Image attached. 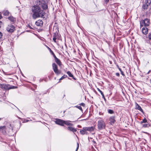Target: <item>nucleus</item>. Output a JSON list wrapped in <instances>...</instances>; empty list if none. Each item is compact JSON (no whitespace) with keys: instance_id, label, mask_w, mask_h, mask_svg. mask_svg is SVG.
I'll use <instances>...</instances> for the list:
<instances>
[{"instance_id":"obj_1","label":"nucleus","mask_w":151,"mask_h":151,"mask_svg":"<svg viewBox=\"0 0 151 151\" xmlns=\"http://www.w3.org/2000/svg\"><path fill=\"white\" fill-rule=\"evenodd\" d=\"M31 10L33 13L32 17L34 19L40 17H43L45 14V12L37 5L32 6L31 8Z\"/></svg>"},{"instance_id":"obj_2","label":"nucleus","mask_w":151,"mask_h":151,"mask_svg":"<svg viewBox=\"0 0 151 151\" xmlns=\"http://www.w3.org/2000/svg\"><path fill=\"white\" fill-rule=\"evenodd\" d=\"M95 129V127L93 126L91 127H84L83 128L82 130L80 131V133L82 135L88 134H89L88 131L90 132H92L94 131Z\"/></svg>"},{"instance_id":"obj_3","label":"nucleus","mask_w":151,"mask_h":151,"mask_svg":"<svg viewBox=\"0 0 151 151\" xmlns=\"http://www.w3.org/2000/svg\"><path fill=\"white\" fill-rule=\"evenodd\" d=\"M106 124L102 120H100L98 122V128L99 130H102L105 128Z\"/></svg>"},{"instance_id":"obj_4","label":"nucleus","mask_w":151,"mask_h":151,"mask_svg":"<svg viewBox=\"0 0 151 151\" xmlns=\"http://www.w3.org/2000/svg\"><path fill=\"white\" fill-rule=\"evenodd\" d=\"M0 87L5 90H9L11 89H14L17 88V87L11 86L8 84H1V83H0Z\"/></svg>"},{"instance_id":"obj_5","label":"nucleus","mask_w":151,"mask_h":151,"mask_svg":"<svg viewBox=\"0 0 151 151\" xmlns=\"http://www.w3.org/2000/svg\"><path fill=\"white\" fill-rule=\"evenodd\" d=\"M150 23V20L147 19H145L144 20H142L140 22V26L143 27V25L145 27L148 26Z\"/></svg>"},{"instance_id":"obj_6","label":"nucleus","mask_w":151,"mask_h":151,"mask_svg":"<svg viewBox=\"0 0 151 151\" xmlns=\"http://www.w3.org/2000/svg\"><path fill=\"white\" fill-rule=\"evenodd\" d=\"M52 68L55 73L57 75H59L61 73V71L58 70L57 65L55 63L52 64Z\"/></svg>"},{"instance_id":"obj_7","label":"nucleus","mask_w":151,"mask_h":151,"mask_svg":"<svg viewBox=\"0 0 151 151\" xmlns=\"http://www.w3.org/2000/svg\"><path fill=\"white\" fill-rule=\"evenodd\" d=\"M14 29V27L12 24L8 25L6 28L7 31L11 33L13 32Z\"/></svg>"},{"instance_id":"obj_8","label":"nucleus","mask_w":151,"mask_h":151,"mask_svg":"<svg viewBox=\"0 0 151 151\" xmlns=\"http://www.w3.org/2000/svg\"><path fill=\"white\" fill-rule=\"evenodd\" d=\"M55 122L57 124L62 126H64V120L59 119H55Z\"/></svg>"},{"instance_id":"obj_9","label":"nucleus","mask_w":151,"mask_h":151,"mask_svg":"<svg viewBox=\"0 0 151 151\" xmlns=\"http://www.w3.org/2000/svg\"><path fill=\"white\" fill-rule=\"evenodd\" d=\"M35 24L38 26L41 27L43 25V22L42 20L39 19L36 22Z\"/></svg>"},{"instance_id":"obj_10","label":"nucleus","mask_w":151,"mask_h":151,"mask_svg":"<svg viewBox=\"0 0 151 151\" xmlns=\"http://www.w3.org/2000/svg\"><path fill=\"white\" fill-rule=\"evenodd\" d=\"M40 3H41V4H39V5H40L41 6L42 8L43 9H46L47 8V4H46L45 3H42V2H40Z\"/></svg>"},{"instance_id":"obj_11","label":"nucleus","mask_w":151,"mask_h":151,"mask_svg":"<svg viewBox=\"0 0 151 151\" xmlns=\"http://www.w3.org/2000/svg\"><path fill=\"white\" fill-rule=\"evenodd\" d=\"M142 33L145 35L147 34L148 32V29L145 26L142 28Z\"/></svg>"},{"instance_id":"obj_12","label":"nucleus","mask_w":151,"mask_h":151,"mask_svg":"<svg viewBox=\"0 0 151 151\" xmlns=\"http://www.w3.org/2000/svg\"><path fill=\"white\" fill-rule=\"evenodd\" d=\"M8 19L10 21L12 22V23H14L16 21V18L12 16L9 17Z\"/></svg>"},{"instance_id":"obj_13","label":"nucleus","mask_w":151,"mask_h":151,"mask_svg":"<svg viewBox=\"0 0 151 151\" xmlns=\"http://www.w3.org/2000/svg\"><path fill=\"white\" fill-rule=\"evenodd\" d=\"M67 73L70 77L72 78H73L74 80H76V78L74 77L73 75V74L72 73H71L70 72V71H67Z\"/></svg>"},{"instance_id":"obj_14","label":"nucleus","mask_w":151,"mask_h":151,"mask_svg":"<svg viewBox=\"0 0 151 151\" xmlns=\"http://www.w3.org/2000/svg\"><path fill=\"white\" fill-rule=\"evenodd\" d=\"M70 121H64V124H65L66 125L71 126L73 125V124L70 123Z\"/></svg>"},{"instance_id":"obj_15","label":"nucleus","mask_w":151,"mask_h":151,"mask_svg":"<svg viewBox=\"0 0 151 151\" xmlns=\"http://www.w3.org/2000/svg\"><path fill=\"white\" fill-rule=\"evenodd\" d=\"M109 121H110V122L111 124H113L115 122V120L114 119V116H112L111 117L109 118Z\"/></svg>"},{"instance_id":"obj_16","label":"nucleus","mask_w":151,"mask_h":151,"mask_svg":"<svg viewBox=\"0 0 151 151\" xmlns=\"http://www.w3.org/2000/svg\"><path fill=\"white\" fill-rule=\"evenodd\" d=\"M136 109L139 110L141 112H143V110L142 109L141 107L137 103H136Z\"/></svg>"},{"instance_id":"obj_17","label":"nucleus","mask_w":151,"mask_h":151,"mask_svg":"<svg viewBox=\"0 0 151 151\" xmlns=\"http://www.w3.org/2000/svg\"><path fill=\"white\" fill-rule=\"evenodd\" d=\"M55 62L59 65L60 66L61 65V62L60 60L58 58H57L55 59Z\"/></svg>"},{"instance_id":"obj_18","label":"nucleus","mask_w":151,"mask_h":151,"mask_svg":"<svg viewBox=\"0 0 151 151\" xmlns=\"http://www.w3.org/2000/svg\"><path fill=\"white\" fill-rule=\"evenodd\" d=\"M149 5H150L147 4V3H145L142 6V8L145 9H147L148 8V6Z\"/></svg>"},{"instance_id":"obj_19","label":"nucleus","mask_w":151,"mask_h":151,"mask_svg":"<svg viewBox=\"0 0 151 151\" xmlns=\"http://www.w3.org/2000/svg\"><path fill=\"white\" fill-rule=\"evenodd\" d=\"M147 122V121L146 119L145 118L143 119V120L142 121H141V122H140V124H142L143 123H145Z\"/></svg>"},{"instance_id":"obj_20","label":"nucleus","mask_w":151,"mask_h":151,"mask_svg":"<svg viewBox=\"0 0 151 151\" xmlns=\"http://www.w3.org/2000/svg\"><path fill=\"white\" fill-rule=\"evenodd\" d=\"M108 113L111 114H113L114 113V111L113 110L110 109L108 110Z\"/></svg>"},{"instance_id":"obj_21","label":"nucleus","mask_w":151,"mask_h":151,"mask_svg":"<svg viewBox=\"0 0 151 151\" xmlns=\"http://www.w3.org/2000/svg\"><path fill=\"white\" fill-rule=\"evenodd\" d=\"M9 12L8 10L5 11L3 13L4 15L5 16H7L9 14Z\"/></svg>"},{"instance_id":"obj_22","label":"nucleus","mask_w":151,"mask_h":151,"mask_svg":"<svg viewBox=\"0 0 151 151\" xmlns=\"http://www.w3.org/2000/svg\"><path fill=\"white\" fill-rule=\"evenodd\" d=\"M67 75H64L59 79V80L61 81V80H63V79L66 78H67Z\"/></svg>"},{"instance_id":"obj_23","label":"nucleus","mask_w":151,"mask_h":151,"mask_svg":"<svg viewBox=\"0 0 151 151\" xmlns=\"http://www.w3.org/2000/svg\"><path fill=\"white\" fill-rule=\"evenodd\" d=\"M145 3H147V4L150 5L151 3V0H146Z\"/></svg>"},{"instance_id":"obj_24","label":"nucleus","mask_w":151,"mask_h":151,"mask_svg":"<svg viewBox=\"0 0 151 151\" xmlns=\"http://www.w3.org/2000/svg\"><path fill=\"white\" fill-rule=\"evenodd\" d=\"M98 91L100 92V94L102 95V96H104V94L103 92L98 88H97Z\"/></svg>"},{"instance_id":"obj_25","label":"nucleus","mask_w":151,"mask_h":151,"mask_svg":"<svg viewBox=\"0 0 151 151\" xmlns=\"http://www.w3.org/2000/svg\"><path fill=\"white\" fill-rule=\"evenodd\" d=\"M75 107H76L78 108V109H80V110H81L82 111V112H83V110H82V108L80 106H76Z\"/></svg>"},{"instance_id":"obj_26","label":"nucleus","mask_w":151,"mask_h":151,"mask_svg":"<svg viewBox=\"0 0 151 151\" xmlns=\"http://www.w3.org/2000/svg\"><path fill=\"white\" fill-rule=\"evenodd\" d=\"M56 36H55V35H54V36H53V41L55 42H56Z\"/></svg>"},{"instance_id":"obj_27","label":"nucleus","mask_w":151,"mask_h":151,"mask_svg":"<svg viewBox=\"0 0 151 151\" xmlns=\"http://www.w3.org/2000/svg\"><path fill=\"white\" fill-rule=\"evenodd\" d=\"M73 129L74 128L70 127H68V129L72 132V131H73Z\"/></svg>"},{"instance_id":"obj_28","label":"nucleus","mask_w":151,"mask_h":151,"mask_svg":"<svg viewBox=\"0 0 151 151\" xmlns=\"http://www.w3.org/2000/svg\"><path fill=\"white\" fill-rule=\"evenodd\" d=\"M4 74L6 75H12V74H8L7 73L5 72L4 70H2Z\"/></svg>"},{"instance_id":"obj_29","label":"nucleus","mask_w":151,"mask_h":151,"mask_svg":"<svg viewBox=\"0 0 151 151\" xmlns=\"http://www.w3.org/2000/svg\"><path fill=\"white\" fill-rule=\"evenodd\" d=\"M142 127H147L148 124H142Z\"/></svg>"},{"instance_id":"obj_30","label":"nucleus","mask_w":151,"mask_h":151,"mask_svg":"<svg viewBox=\"0 0 151 151\" xmlns=\"http://www.w3.org/2000/svg\"><path fill=\"white\" fill-rule=\"evenodd\" d=\"M27 27H29V28H30L31 29H34V28H33L31 27L30 25L29 24H27Z\"/></svg>"},{"instance_id":"obj_31","label":"nucleus","mask_w":151,"mask_h":151,"mask_svg":"<svg viewBox=\"0 0 151 151\" xmlns=\"http://www.w3.org/2000/svg\"><path fill=\"white\" fill-rule=\"evenodd\" d=\"M79 143H77V147L76 148V151H78V148H79Z\"/></svg>"},{"instance_id":"obj_32","label":"nucleus","mask_w":151,"mask_h":151,"mask_svg":"<svg viewBox=\"0 0 151 151\" xmlns=\"http://www.w3.org/2000/svg\"><path fill=\"white\" fill-rule=\"evenodd\" d=\"M80 105H81L83 107L85 106V104L83 103H81L80 104Z\"/></svg>"},{"instance_id":"obj_33","label":"nucleus","mask_w":151,"mask_h":151,"mask_svg":"<svg viewBox=\"0 0 151 151\" xmlns=\"http://www.w3.org/2000/svg\"><path fill=\"white\" fill-rule=\"evenodd\" d=\"M148 37L149 39L151 40V34H149L148 35Z\"/></svg>"},{"instance_id":"obj_34","label":"nucleus","mask_w":151,"mask_h":151,"mask_svg":"<svg viewBox=\"0 0 151 151\" xmlns=\"http://www.w3.org/2000/svg\"><path fill=\"white\" fill-rule=\"evenodd\" d=\"M5 128V126H0V129H4Z\"/></svg>"},{"instance_id":"obj_35","label":"nucleus","mask_w":151,"mask_h":151,"mask_svg":"<svg viewBox=\"0 0 151 151\" xmlns=\"http://www.w3.org/2000/svg\"><path fill=\"white\" fill-rule=\"evenodd\" d=\"M77 131V129H75L74 128L73 129V131H72V132H76Z\"/></svg>"},{"instance_id":"obj_36","label":"nucleus","mask_w":151,"mask_h":151,"mask_svg":"<svg viewBox=\"0 0 151 151\" xmlns=\"http://www.w3.org/2000/svg\"><path fill=\"white\" fill-rule=\"evenodd\" d=\"M2 36V34L1 32H0V38H1Z\"/></svg>"},{"instance_id":"obj_37","label":"nucleus","mask_w":151,"mask_h":151,"mask_svg":"<svg viewBox=\"0 0 151 151\" xmlns=\"http://www.w3.org/2000/svg\"><path fill=\"white\" fill-rule=\"evenodd\" d=\"M50 52H51L52 54V55H53L54 54V53L51 50V49H50Z\"/></svg>"},{"instance_id":"obj_38","label":"nucleus","mask_w":151,"mask_h":151,"mask_svg":"<svg viewBox=\"0 0 151 151\" xmlns=\"http://www.w3.org/2000/svg\"><path fill=\"white\" fill-rule=\"evenodd\" d=\"M116 75L117 76H119L120 75L119 73H116Z\"/></svg>"},{"instance_id":"obj_39","label":"nucleus","mask_w":151,"mask_h":151,"mask_svg":"<svg viewBox=\"0 0 151 151\" xmlns=\"http://www.w3.org/2000/svg\"><path fill=\"white\" fill-rule=\"evenodd\" d=\"M106 2V4H107V3H108L109 1V0H104Z\"/></svg>"},{"instance_id":"obj_40","label":"nucleus","mask_w":151,"mask_h":151,"mask_svg":"<svg viewBox=\"0 0 151 151\" xmlns=\"http://www.w3.org/2000/svg\"><path fill=\"white\" fill-rule=\"evenodd\" d=\"M121 73L122 74V75L123 76H124V72H123V71H121Z\"/></svg>"},{"instance_id":"obj_41","label":"nucleus","mask_w":151,"mask_h":151,"mask_svg":"<svg viewBox=\"0 0 151 151\" xmlns=\"http://www.w3.org/2000/svg\"><path fill=\"white\" fill-rule=\"evenodd\" d=\"M54 58H55V59H56V58H57L56 57V56L54 54L53 55Z\"/></svg>"},{"instance_id":"obj_42","label":"nucleus","mask_w":151,"mask_h":151,"mask_svg":"<svg viewBox=\"0 0 151 151\" xmlns=\"http://www.w3.org/2000/svg\"><path fill=\"white\" fill-rule=\"evenodd\" d=\"M118 66V68L119 70H120V72L122 71V70L120 68H119Z\"/></svg>"},{"instance_id":"obj_43","label":"nucleus","mask_w":151,"mask_h":151,"mask_svg":"<svg viewBox=\"0 0 151 151\" xmlns=\"http://www.w3.org/2000/svg\"><path fill=\"white\" fill-rule=\"evenodd\" d=\"M102 96V98L104 99V100L105 101L106 100V99L105 98L104 96H104Z\"/></svg>"},{"instance_id":"obj_44","label":"nucleus","mask_w":151,"mask_h":151,"mask_svg":"<svg viewBox=\"0 0 151 151\" xmlns=\"http://www.w3.org/2000/svg\"><path fill=\"white\" fill-rule=\"evenodd\" d=\"M2 22L0 21V28L1 27V24H2Z\"/></svg>"},{"instance_id":"obj_45","label":"nucleus","mask_w":151,"mask_h":151,"mask_svg":"<svg viewBox=\"0 0 151 151\" xmlns=\"http://www.w3.org/2000/svg\"><path fill=\"white\" fill-rule=\"evenodd\" d=\"M150 72V70L147 73V74H149V73Z\"/></svg>"},{"instance_id":"obj_46","label":"nucleus","mask_w":151,"mask_h":151,"mask_svg":"<svg viewBox=\"0 0 151 151\" xmlns=\"http://www.w3.org/2000/svg\"><path fill=\"white\" fill-rule=\"evenodd\" d=\"M2 18V16L1 15H0V19H1Z\"/></svg>"},{"instance_id":"obj_47","label":"nucleus","mask_w":151,"mask_h":151,"mask_svg":"<svg viewBox=\"0 0 151 151\" xmlns=\"http://www.w3.org/2000/svg\"><path fill=\"white\" fill-rule=\"evenodd\" d=\"M47 48H48V49H49L50 50V49L49 47H47Z\"/></svg>"},{"instance_id":"obj_48","label":"nucleus","mask_w":151,"mask_h":151,"mask_svg":"<svg viewBox=\"0 0 151 151\" xmlns=\"http://www.w3.org/2000/svg\"><path fill=\"white\" fill-rule=\"evenodd\" d=\"M2 119V118H0V121Z\"/></svg>"}]
</instances>
